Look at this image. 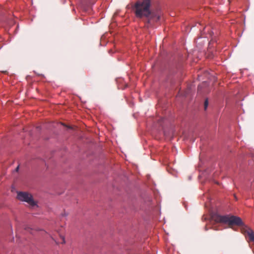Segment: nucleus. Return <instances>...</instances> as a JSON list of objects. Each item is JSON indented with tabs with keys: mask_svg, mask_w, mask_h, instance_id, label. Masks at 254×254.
<instances>
[{
	"mask_svg": "<svg viewBox=\"0 0 254 254\" xmlns=\"http://www.w3.org/2000/svg\"><path fill=\"white\" fill-rule=\"evenodd\" d=\"M212 217L217 222L227 223L229 226L237 225L241 227L242 233L248 236L251 241H254V231L244 224L241 218L235 216H221L218 214H214Z\"/></svg>",
	"mask_w": 254,
	"mask_h": 254,
	"instance_id": "nucleus-2",
	"label": "nucleus"
},
{
	"mask_svg": "<svg viewBox=\"0 0 254 254\" xmlns=\"http://www.w3.org/2000/svg\"><path fill=\"white\" fill-rule=\"evenodd\" d=\"M208 105V101L207 99H206L205 100L204 104V110H206Z\"/></svg>",
	"mask_w": 254,
	"mask_h": 254,
	"instance_id": "nucleus-5",
	"label": "nucleus"
},
{
	"mask_svg": "<svg viewBox=\"0 0 254 254\" xmlns=\"http://www.w3.org/2000/svg\"><path fill=\"white\" fill-rule=\"evenodd\" d=\"M18 169H19V166H17L15 169L16 171H18Z\"/></svg>",
	"mask_w": 254,
	"mask_h": 254,
	"instance_id": "nucleus-7",
	"label": "nucleus"
},
{
	"mask_svg": "<svg viewBox=\"0 0 254 254\" xmlns=\"http://www.w3.org/2000/svg\"><path fill=\"white\" fill-rule=\"evenodd\" d=\"M60 237L61 238V239L62 240V242H61L62 244H65V239H64V237L63 236H60Z\"/></svg>",
	"mask_w": 254,
	"mask_h": 254,
	"instance_id": "nucleus-6",
	"label": "nucleus"
},
{
	"mask_svg": "<svg viewBox=\"0 0 254 254\" xmlns=\"http://www.w3.org/2000/svg\"><path fill=\"white\" fill-rule=\"evenodd\" d=\"M96 0H81V7L85 10H87L93 5Z\"/></svg>",
	"mask_w": 254,
	"mask_h": 254,
	"instance_id": "nucleus-4",
	"label": "nucleus"
},
{
	"mask_svg": "<svg viewBox=\"0 0 254 254\" xmlns=\"http://www.w3.org/2000/svg\"><path fill=\"white\" fill-rule=\"evenodd\" d=\"M151 0H138L134 3L132 9L137 18H145L146 23L152 25L158 21L162 15L159 9L151 10Z\"/></svg>",
	"mask_w": 254,
	"mask_h": 254,
	"instance_id": "nucleus-1",
	"label": "nucleus"
},
{
	"mask_svg": "<svg viewBox=\"0 0 254 254\" xmlns=\"http://www.w3.org/2000/svg\"><path fill=\"white\" fill-rule=\"evenodd\" d=\"M17 198L21 201L26 202L31 207L37 206L32 195L28 192L19 191L17 192Z\"/></svg>",
	"mask_w": 254,
	"mask_h": 254,
	"instance_id": "nucleus-3",
	"label": "nucleus"
}]
</instances>
